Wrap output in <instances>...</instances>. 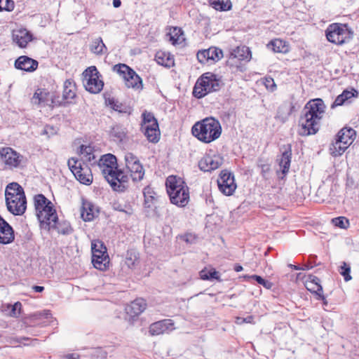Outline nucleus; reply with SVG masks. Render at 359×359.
<instances>
[{"label": "nucleus", "mask_w": 359, "mask_h": 359, "mask_svg": "<svg viewBox=\"0 0 359 359\" xmlns=\"http://www.w3.org/2000/svg\"><path fill=\"white\" fill-rule=\"evenodd\" d=\"M142 123L145 126L147 125H152L155 122H158L157 119L155 118L154 115L151 112H149L147 111H144L142 114Z\"/></svg>", "instance_id": "09e8293b"}, {"label": "nucleus", "mask_w": 359, "mask_h": 359, "mask_svg": "<svg viewBox=\"0 0 359 359\" xmlns=\"http://www.w3.org/2000/svg\"><path fill=\"white\" fill-rule=\"evenodd\" d=\"M140 263L138 254L134 250H128L126 252L125 264L130 269H135Z\"/></svg>", "instance_id": "72a5a7b5"}, {"label": "nucleus", "mask_w": 359, "mask_h": 359, "mask_svg": "<svg viewBox=\"0 0 359 359\" xmlns=\"http://www.w3.org/2000/svg\"><path fill=\"white\" fill-rule=\"evenodd\" d=\"M36 215L42 229H49L50 222L57 219V214L52 202L43 194H39L34 197Z\"/></svg>", "instance_id": "423d86ee"}, {"label": "nucleus", "mask_w": 359, "mask_h": 359, "mask_svg": "<svg viewBox=\"0 0 359 359\" xmlns=\"http://www.w3.org/2000/svg\"><path fill=\"white\" fill-rule=\"evenodd\" d=\"M208 50L210 61L213 62L219 61L223 56L222 50L218 48L210 47L208 48Z\"/></svg>", "instance_id": "a18cd8bd"}, {"label": "nucleus", "mask_w": 359, "mask_h": 359, "mask_svg": "<svg viewBox=\"0 0 359 359\" xmlns=\"http://www.w3.org/2000/svg\"><path fill=\"white\" fill-rule=\"evenodd\" d=\"M318 281V278L315 277L312 280L307 282L306 286L309 291L316 293L318 296H321L323 287Z\"/></svg>", "instance_id": "c03bdc74"}, {"label": "nucleus", "mask_w": 359, "mask_h": 359, "mask_svg": "<svg viewBox=\"0 0 359 359\" xmlns=\"http://www.w3.org/2000/svg\"><path fill=\"white\" fill-rule=\"evenodd\" d=\"M33 100L36 102L38 100V104H43V105H48L51 107L60 106L62 100H55V94L50 93L46 91L45 89H38L34 96Z\"/></svg>", "instance_id": "6ab92c4d"}, {"label": "nucleus", "mask_w": 359, "mask_h": 359, "mask_svg": "<svg viewBox=\"0 0 359 359\" xmlns=\"http://www.w3.org/2000/svg\"><path fill=\"white\" fill-rule=\"evenodd\" d=\"M15 233L13 227L6 222L0 226V244L7 245L13 243Z\"/></svg>", "instance_id": "393cba45"}, {"label": "nucleus", "mask_w": 359, "mask_h": 359, "mask_svg": "<svg viewBox=\"0 0 359 359\" xmlns=\"http://www.w3.org/2000/svg\"><path fill=\"white\" fill-rule=\"evenodd\" d=\"M271 46L273 50L276 53H286L289 50L288 44L285 41L279 39L271 41Z\"/></svg>", "instance_id": "58836bf2"}, {"label": "nucleus", "mask_w": 359, "mask_h": 359, "mask_svg": "<svg viewBox=\"0 0 359 359\" xmlns=\"http://www.w3.org/2000/svg\"><path fill=\"white\" fill-rule=\"evenodd\" d=\"M144 195V208L147 217H159L157 214L154 206L156 201H157V194L150 186H147L143 189Z\"/></svg>", "instance_id": "dca6fc26"}, {"label": "nucleus", "mask_w": 359, "mask_h": 359, "mask_svg": "<svg viewBox=\"0 0 359 359\" xmlns=\"http://www.w3.org/2000/svg\"><path fill=\"white\" fill-rule=\"evenodd\" d=\"M67 164L76 179L81 184L90 185L93 182L91 170L87 164L75 158H69Z\"/></svg>", "instance_id": "1a4fd4ad"}, {"label": "nucleus", "mask_w": 359, "mask_h": 359, "mask_svg": "<svg viewBox=\"0 0 359 359\" xmlns=\"http://www.w3.org/2000/svg\"><path fill=\"white\" fill-rule=\"evenodd\" d=\"M146 306V301L144 299L137 298L131 302L128 312L132 316H137L145 310Z\"/></svg>", "instance_id": "2f4dec72"}, {"label": "nucleus", "mask_w": 359, "mask_h": 359, "mask_svg": "<svg viewBox=\"0 0 359 359\" xmlns=\"http://www.w3.org/2000/svg\"><path fill=\"white\" fill-rule=\"evenodd\" d=\"M113 208L115 210H118L119 212H125L126 214L130 215L133 214V209L130 207H128L126 209H125L123 205L118 203H113Z\"/></svg>", "instance_id": "6e6d98bb"}, {"label": "nucleus", "mask_w": 359, "mask_h": 359, "mask_svg": "<svg viewBox=\"0 0 359 359\" xmlns=\"http://www.w3.org/2000/svg\"><path fill=\"white\" fill-rule=\"evenodd\" d=\"M325 111L323 100L318 98L307 102L299 119V134L302 136L316 134L320 129Z\"/></svg>", "instance_id": "f257e3e1"}, {"label": "nucleus", "mask_w": 359, "mask_h": 359, "mask_svg": "<svg viewBox=\"0 0 359 359\" xmlns=\"http://www.w3.org/2000/svg\"><path fill=\"white\" fill-rule=\"evenodd\" d=\"M253 316H248L246 318L243 317H237L236 318L235 323L237 325H243L244 323H251L253 321Z\"/></svg>", "instance_id": "052dcab7"}, {"label": "nucleus", "mask_w": 359, "mask_h": 359, "mask_svg": "<svg viewBox=\"0 0 359 359\" xmlns=\"http://www.w3.org/2000/svg\"><path fill=\"white\" fill-rule=\"evenodd\" d=\"M0 156L4 163L10 168H17L21 163L22 156L11 147L0 149Z\"/></svg>", "instance_id": "a211bd4d"}, {"label": "nucleus", "mask_w": 359, "mask_h": 359, "mask_svg": "<svg viewBox=\"0 0 359 359\" xmlns=\"http://www.w3.org/2000/svg\"><path fill=\"white\" fill-rule=\"evenodd\" d=\"M223 161V157L219 155H207L199 161L198 167L203 172H211L219 168Z\"/></svg>", "instance_id": "f3484780"}, {"label": "nucleus", "mask_w": 359, "mask_h": 359, "mask_svg": "<svg viewBox=\"0 0 359 359\" xmlns=\"http://www.w3.org/2000/svg\"><path fill=\"white\" fill-rule=\"evenodd\" d=\"M271 81H272V84H271V92L273 91L275 89H276V85L274 83V81L273 79L271 78Z\"/></svg>", "instance_id": "338daca9"}, {"label": "nucleus", "mask_w": 359, "mask_h": 359, "mask_svg": "<svg viewBox=\"0 0 359 359\" xmlns=\"http://www.w3.org/2000/svg\"><path fill=\"white\" fill-rule=\"evenodd\" d=\"M156 61L158 64L164 67H170L173 65L174 61L169 55L163 52H158L156 55Z\"/></svg>", "instance_id": "37998d69"}, {"label": "nucleus", "mask_w": 359, "mask_h": 359, "mask_svg": "<svg viewBox=\"0 0 359 359\" xmlns=\"http://www.w3.org/2000/svg\"><path fill=\"white\" fill-rule=\"evenodd\" d=\"M76 83L74 80L67 79L64 83L62 100L74 99L76 95Z\"/></svg>", "instance_id": "7c9ffc66"}, {"label": "nucleus", "mask_w": 359, "mask_h": 359, "mask_svg": "<svg viewBox=\"0 0 359 359\" xmlns=\"http://www.w3.org/2000/svg\"><path fill=\"white\" fill-rule=\"evenodd\" d=\"M126 166L123 169L128 177L134 182L141 181L144 175V170L138 158L133 153L128 152L125 155Z\"/></svg>", "instance_id": "f8f14e48"}, {"label": "nucleus", "mask_w": 359, "mask_h": 359, "mask_svg": "<svg viewBox=\"0 0 359 359\" xmlns=\"http://www.w3.org/2000/svg\"><path fill=\"white\" fill-rule=\"evenodd\" d=\"M167 193L171 203L180 207H185L189 201V188L182 178L170 175L165 181Z\"/></svg>", "instance_id": "20e7f679"}, {"label": "nucleus", "mask_w": 359, "mask_h": 359, "mask_svg": "<svg viewBox=\"0 0 359 359\" xmlns=\"http://www.w3.org/2000/svg\"><path fill=\"white\" fill-rule=\"evenodd\" d=\"M13 341L15 343H19V344L23 343L24 345H29V344L25 343L24 342L25 341H31L30 344L34 345V343L38 342L39 340L37 339H30L29 337H16V338H13Z\"/></svg>", "instance_id": "13d9d810"}, {"label": "nucleus", "mask_w": 359, "mask_h": 359, "mask_svg": "<svg viewBox=\"0 0 359 359\" xmlns=\"http://www.w3.org/2000/svg\"><path fill=\"white\" fill-rule=\"evenodd\" d=\"M251 59V52L246 46H238L231 53L227 64L231 67H240L242 61L248 62Z\"/></svg>", "instance_id": "2eb2a0df"}, {"label": "nucleus", "mask_w": 359, "mask_h": 359, "mask_svg": "<svg viewBox=\"0 0 359 359\" xmlns=\"http://www.w3.org/2000/svg\"><path fill=\"white\" fill-rule=\"evenodd\" d=\"M13 41L20 48H26L28 43L34 39L32 33L26 29H20L13 33Z\"/></svg>", "instance_id": "412c9836"}, {"label": "nucleus", "mask_w": 359, "mask_h": 359, "mask_svg": "<svg viewBox=\"0 0 359 359\" xmlns=\"http://www.w3.org/2000/svg\"><path fill=\"white\" fill-rule=\"evenodd\" d=\"M110 135L114 141L121 142L126 136V130L121 125H115L111 129Z\"/></svg>", "instance_id": "e433bc0d"}, {"label": "nucleus", "mask_w": 359, "mask_h": 359, "mask_svg": "<svg viewBox=\"0 0 359 359\" xmlns=\"http://www.w3.org/2000/svg\"><path fill=\"white\" fill-rule=\"evenodd\" d=\"M200 278L203 280H217L219 282H222V280L220 278L219 273L216 271L214 268L210 269L204 268L199 272Z\"/></svg>", "instance_id": "473e14b6"}, {"label": "nucleus", "mask_w": 359, "mask_h": 359, "mask_svg": "<svg viewBox=\"0 0 359 359\" xmlns=\"http://www.w3.org/2000/svg\"><path fill=\"white\" fill-rule=\"evenodd\" d=\"M209 2L210 6L217 11H226L231 8L229 0H210Z\"/></svg>", "instance_id": "ea45409f"}, {"label": "nucleus", "mask_w": 359, "mask_h": 359, "mask_svg": "<svg viewBox=\"0 0 359 359\" xmlns=\"http://www.w3.org/2000/svg\"><path fill=\"white\" fill-rule=\"evenodd\" d=\"M79 154L83 155L87 160L90 161L91 158H94V154L93 153V149L90 146L82 144L79 147Z\"/></svg>", "instance_id": "49530a36"}, {"label": "nucleus", "mask_w": 359, "mask_h": 359, "mask_svg": "<svg viewBox=\"0 0 359 359\" xmlns=\"http://www.w3.org/2000/svg\"><path fill=\"white\" fill-rule=\"evenodd\" d=\"M234 270L236 271V272H240L243 270V266L239 265V264H236L234 266Z\"/></svg>", "instance_id": "69168bd1"}, {"label": "nucleus", "mask_w": 359, "mask_h": 359, "mask_svg": "<svg viewBox=\"0 0 359 359\" xmlns=\"http://www.w3.org/2000/svg\"><path fill=\"white\" fill-rule=\"evenodd\" d=\"M355 136V131L353 128H344L339 131L336 138L348 147L353 142Z\"/></svg>", "instance_id": "bb28decb"}, {"label": "nucleus", "mask_w": 359, "mask_h": 359, "mask_svg": "<svg viewBox=\"0 0 359 359\" xmlns=\"http://www.w3.org/2000/svg\"><path fill=\"white\" fill-rule=\"evenodd\" d=\"M32 290L36 292H42L44 291V287L43 286H39V285H34L32 286Z\"/></svg>", "instance_id": "e2e57ef3"}, {"label": "nucleus", "mask_w": 359, "mask_h": 359, "mask_svg": "<svg viewBox=\"0 0 359 359\" xmlns=\"http://www.w3.org/2000/svg\"><path fill=\"white\" fill-rule=\"evenodd\" d=\"M332 224L337 227L346 229L349 224L348 220L344 217H339L332 219Z\"/></svg>", "instance_id": "8fccbe9b"}, {"label": "nucleus", "mask_w": 359, "mask_h": 359, "mask_svg": "<svg viewBox=\"0 0 359 359\" xmlns=\"http://www.w3.org/2000/svg\"><path fill=\"white\" fill-rule=\"evenodd\" d=\"M8 210L14 215H22L27 208V199L23 188L17 182L7 185L5 191Z\"/></svg>", "instance_id": "39448f33"}, {"label": "nucleus", "mask_w": 359, "mask_h": 359, "mask_svg": "<svg viewBox=\"0 0 359 359\" xmlns=\"http://www.w3.org/2000/svg\"><path fill=\"white\" fill-rule=\"evenodd\" d=\"M49 229H45L47 231H50L53 229H56L57 233L62 235H69L73 233L74 229L70 223L67 221H59L58 218L55 222H50Z\"/></svg>", "instance_id": "a878e982"}, {"label": "nucleus", "mask_w": 359, "mask_h": 359, "mask_svg": "<svg viewBox=\"0 0 359 359\" xmlns=\"http://www.w3.org/2000/svg\"><path fill=\"white\" fill-rule=\"evenodd\" d=\"M183 31L181 28L177 27H172L170 29L168 34L170 36V41H172V44L180 43L182 40H183Z\"/></svg>", "instance_id": "79ce46f5"}, {"label": "nucleus", "mask_w": 359, "mask_h": 359, "mask_svg": "<svg viewBox=\"0 0 359 359\" xmlns=\"http://www.w3.org/2000/svg\"><path fill=\"white\" fill-rule=\"evenodd\" d=\"M121 5V0H113V6L114 8H118Z\"/></svg>", "instance_id": "0e129e2a"}, {"label": "nucleus", "mask_w": 359, "mask_h": 359, "mask_svg": "<svg viewBox=\"0 0 359 359\" xmlns=\"http://www.w3.org/2000/svg\"><path fill=\"white\" fill-rule=\"evenodd\" d=\"M84 86L90 93H100L104 86V82L100 79L101 74L96 67H88L83 73Z\"/></svg>", "instance_id": "9d476101"}, {"label": "nucleus", "mask_w": 359, "mask_h": 359, "mask_svg": "<svg viewBox=\"0 0 359 359\" xmlns=\"http://www.w3.org/2000/svg\"><path fill=\"white\" fill-rule=\"evenodd\" d=\"M160 130L158 122L144 126V135L149 142L157 143L160 140Z\"/></svg>", "instance_id": "c85d7f7f"}, {"label": "nucleus", "mask_w": 359, "mask_h": 359, "mask_svg": "<svg viewBox=\"0 0 359 359\" xmlns=\"http://www.w3.org/2000/svg\"><path fill=\"white\" fill-rule=\"evenodd\" d=\"M348 147L344 144V143L339 142L336 138L335 142L332 143L330 146V154L334 157L341 156Z\"/></svg>", "instance_id": "f704fd0d"}, {"label": "nucleus", "mask_w": 359, "mask_h": 359, "mask_svg": "<svg viewBox=\"0 0 359 359\" xmlns=\"http://www.w3.org/2000/svg\"><path fill=\"white\" fill-rule=\"evenodd\" d=\"M98 165L107 181L114 191L123 192L128 187V177L125 170L118 168L117 159L111 154L103 155L98 162Z\"/></svg>", "instance_id": "f03ea898"}, {"label": "nucleus", "mask_w": 359, "mask_h": 359, "mask_svg": "<svg viewBox=\"0 0 359 359\" xmlns=\"http://www.w3.org/2000/svg\"><path fill=\"white\" fill-rule=\"evenodd\" d=\"M22 304L20 302H18L15 303L11 311V315L14 317L18 316L20 314Z\"/></svg>", "instance_id": "bf43d9fd"}, {"label": "nucleus", "mask_w": 359, "mask_h": 359, "mask_svg": "<svg viewBox=\"0 0 359 359\" xmlns=\"http://www.w3.org/2000/svg\"><path fill=\"white\" fill-rule=\"evenodd\" d=\"M281 154L277 157L276 162L278 165V168L276 170V174L279 179H283L286 174L288 172L291 158L292 149L290 145L283 147L280 149Z\"/></svg>", "instance_id": "4468645a"}, {"label": "nucleus", "mask_w": 359, "mask_h": 359, "mask_svg": "<svg viewBox=\"0 0 359 359\" xmlns=\"http://www.w3.org/2000/svg\"><path fill=\"white\" fill-rule=\"evenodd\" d=\"M107 355V352L101 348H96L91 353V359H106Z\"/></svg>", "instance_id": "5fc2aeb1"}, {"label": "nucleus", "mask_w": 359, "mask_h": 359, "mask_svg": "<svg viewBox=\"0 0 359 359\" xmlns=\"http://www.w3.org/2000/svg\"><path fill=\"white\" fill-rule=\"evenodd\" d=\"M293 107L290 104L285 103L283 104L277 112L275 118L279 120L280 122L284 123L287 121L288 116L290 115Z\"/></svg>", "instance_id": "c9c22d12"}, {"label": "nucleus", "mask_w": 359, "mask_h": 359, "mask_svg": "<svg viewBox=\"0 0 359 359\" xmlns=\"http://www.w3.org/2000/svg\"><path fill=\"white\" fill-rule=\"evenodd\" d=\"M358 93V91L353 88L350 90H344L341 95L336 97L334 102L332 104L331 107L334 108L336 107L349 103L351 102L350 100L353 97H357Z\"/></svg>", "instance_id": "cd10ccee"}, {"label": "nucleus", "mask_w": 359, "mask_h": 359, "mask_svg": "<svg viewBox=\"0 0 359 359\" xmlns=\"http://www.w3.org/2000/svg\"><path fill=\"white\" fill-rule=\"evenodd\" d=\"M92 263L95 269L106 271L109 265V257L107 252L106 253L92 252Z\"/></svg>", "instance_id": "5701e85b"}, {"label": "nucleus", "mask_w": 359, "mask_h": 359, "mask_svg": "<svg viewBox=\"0 0 359 359\" xmlns=\"http://www.w3.org/2000/svg\"><path fill=\"white\" fill-rule=\"evenodd\" d=\"M257 167L260 169V172L263 177L268 180L269 176V163L268 158L264 156L260 157L257 161Z\"/></svg>", "instance_id": "a19ab883"}, {"label": "nucleus", "mask_w": 359, "mask_h": 359, "mask_svg": "<svg viewBox=\"0 0 359 359\" xmlns=\"http://www.w3.org/2000/svg\"><path fill=\"white\" fill-rule=\"evenodd\" d=\"M197 59L200 63L205 64L210 61L208 49L199 50L196 54Z\"/></svg>", "instance_id": "3c124183"}, {"label": "nucleus", "mask_w": 359, "mask_h": 359, "mask_svg": "<svg viewBox=\"0 0 359 359\" xmlns=\"http://www.w3.org/2000/svg\"><path fill=\"white\" fill-rule=\"evenodd\" d=\"M217 182L219 190L225 196H231L237 187L233 174L227 170L220 172Z\"/></svg>", "instance_id": "ddd939ff"}, {"label": "nucleus", "mask_w": 359, "mask_h": 359, "mask_svg": "<svg viewBox=\"0 0 359 359\" xmlns=\"http://www.w3.org/2000/svg\"><path fill=\"white\" fill-rule=\"evenodd\" d=\"M192 135L204 143H210L219 137L222 127L218 120L208 117L196 122L191 128Z\"/></svg>", "instance_id": "7ed1b4c3"}, {"label": "nucleus", "mask_w": 359, "mask_h": 359, "mask_svg": "<svg viewBox=\"0 0 359 359\" xmlns=\"http://www.w3.org/2000/svg\"><path fill=\"white\" fill-rule=\"evenodd\" d=\"M91 250H92V252H100L106 253V252H107V248H106L104 243L100 240H96V241H94L92 242Z\"/></svg>", "instance_id": "de8ad7c7"}, {"label": "nucleus", "mask_w": 359, "mask_h": 359, "mask_svg": "<svg viewBox=\"0 0 359 359\" xmlns=\"http://www.w3.org/2000/svg\"><path fill=\"white\" fill-rule=\"evenodd\" d=\"M39 65V62L28 56H20L15 62V67L18 69L28 72L35 71Z\"/></svg>", "instance_id": "4be33fe9"}, {"label": "nucleus", "mask_w": 359, "mask_h": 359, "mask_svg": "<svg viewBox=\"0 0 359 359\" xmlns=\"http://www.w3.org/2000/svg\"><path fill=\"white\" fill-rule=\"evenodd\" d=\"M14 8V2L12 0H0V11H11Z\"/></svg>", "instance_id": "864d4df0"}, {"label": "nucleus", "mask_w": 359, "mask_h": 359, "mask_svg": "<svg viewBox=\"0 0 359 359\" xmlns=\"http://www.w3.org/2000/svg\"><path fill=\"white\" fill-rule=\"evenodd\" d=\"M174 323L170 319H164L152 323L149 326V333L151 335H159L164 332L174 329Z\"/></svg>", "instance_id": "aec40b11"}, {"label": "nucleus", "mask_w": 359, "mask_h": 359, "mask_svg": "<svg viewBox=\"0 0 359 359\" xmlns=\"http://www.w3.org/2000/svg\"><path fill=\"white\" fill-rule=\"evenodd\" d=\"M98 215V210L95 205L90 201L83 199L81 208V218L86 221H92Z\"/></svg>", "instance_id": "b1692460"}, {"label": "nucleus", "mask_w": 359, "mask_h": 359, "mask_svg": "<svg viewBox=\"0 0 359 359\" xmlns=\"http://www.w3.org/2000/svg\"><path fill=\"white\" fill-rule=\"evenodd\" d=\"M288 266H289V267H290L291 269H294V270H299V267L296 266V265L289 264Z\"/></svg>", "instance_id": "774afa93"}, {"label": "nucleus", "mask_w": 359, "mask_h": 359, "mask_svg": "<svg viewBox=\"0 0 359 359\" xmlns=\"http://www.w3.org/2000/svg\"><path fill=\"white\" fill-rule=\"evenodd\" d=\"M106 104L118 113L130 114L132 109L130 107L119 102L114 97H109L105 100Z\"/></svg>", "instance_id": "c756f323"}, {"label": "nucleus", "mask_w": 359, "mask_h": 359, "mask_svg": "<svg viewBox=\"0 0 359 359\" xmlns=\"http://www.w3.org/2000/svg\"><path fill=\"white\" fill-rule=\"evenodd\" d=\"M90 49L92 53L96 55H102L107 50L101 37L97 38L92 41Z\"/></svg>", "instance_id": "4c0bfd02"}, {"label": "nucleus", "mask_w": 359, "mask_h": 359, "mask_svg": "<svg viewBox=\"0 0 359 359\" xmlns=\"http://www.w3.org/2000/svg\"><path fill=\"white\" fill-rule=\"evenodd\" d=\"M325 36L330 42L340 46L349 42L353 32L346 24L332 23L327 27Z\"/></svg>", "instance_id": "6e6552de"}, {"label": "nucleus", "mask_w": 359, "mask_h": 359, "mask_svg": "<svg viewBox=\"0 0 359 359\" xmlns=\"http://www.w3.org/2000/svg\"><path fill=\"white\" fill-rule=\"evenodd\" d=\"M223 85L222 81L211 72L204 73L196 81L193 89V95L201 99L208 93L218 91Z\"/></svg>", "instance_id": "0eeeda50"}, {"label": "nucleus", "mask_w": 359, "mask_h": 359, "mask_svg": "<svg viewBox=\"0 0 359 359\" xmlns=\"http://www.w3.org/2000/svg\"><path fill=\"white\" fill-rule=\"evenodd\" d=\"M79 355L77 353H69L64 356V359H79Z\"/></svg>", "instance_id": "680f3d73"}, {"label": "nucleus", "mask_w": 359, "mask_h": 359, "mask_svg": "<svg viewBox=\"0 0 359 359\" xmlns=\"http://www.w3.org/2000/svg\"><path fill=\"white\" fill-rule=\"evenodd\" d=\"M250 279L255 280L259 284L262 285L266 289H269V282L264 280L261 276L257 275H252L248 277Z\"/></svg>", "instance_id": "4d7b16f0"}, {"label": "nucleus", "mask_w": 359, "mask_h": 359, "mask_svg": "<svg viewBox=\"0 0 359 359\" xmlns=\"http://www.w3.org/2000/svg\"><path fill=\"white\" fill-rule=\"evenodd\" d=\"M114 71L123 76L126 81V85L128 88L142 90L143 88L142 80L138 74L126 64H118L114 66Z\"/></svg>", "instance_id": "9b49d317"}, {"label": "nucleus", "mask_w": 359, "mask_h": 359, "mask_svg": "<svg viewBox=\"0 0 359 359\" xmlns=\"http://www.w3.org/2000/svg\"><path fill=\"white\" fill-rule=\"evenodd\" d=\"M351 267L346 262H343L340 267L339 273L344 276L345 281H348L351 279L350 276Z\"/></svg>", "instance_id": "603ef678"}]
</instances>
